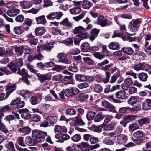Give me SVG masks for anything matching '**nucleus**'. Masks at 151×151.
<instances>
[{
	"mask_svg": "<svg viewBox=\"0 0 151 151\" xmlns=\"http://www.w3.org/2000/svg\"><path fill=\"white\" fill-rule=\"evenodd\" d=\"M122 50L124 53H126L129 55H132L134 52L133 49L129 47H124L123 48Z\"/></svg>",
	"mask_w": 151,
	"mask_h": 151,
	"instance_id": "4be33fe9",
	"label": "nucleus"
},
{
	"mask_svg": "<svg viewBox=\"0 0 151 151\" xmlns=\"http://www.w3.org/2000/svg\"><path fill=\"white\" fill-rule=\"evenodd\" d=\"M83 7L86 9H89L92 5V3L88 0H83L81 3Z\"/></svg>",
	"mask_w": 151,
	"mask_h": 151,
	"instance_id": "aec40b11",
	"label": "nucleus"
},
{
	"mask_svg": "<svg viewBox=\"0 0 151 151\" xmlns=\"http://www.w3.org/2000/svg\"><path fill=\"white\" fill-rule=\"evenodd\" d=\"M20 3L21 6L23 9L29 8L31 7L32 5V4L29 1H20Z\"/></svg>",
	"mask_w": 151,
	"mask_h": 151,
	"instance_id": "ddd939ff",
	"label": "nucleus"
},
{
	"mask_svg": "<svg viewBox=\"0 0 151 151\" xmlns=\"http://www.w3.org/2000/svg\"><path fill=\"white\" fill-rule=\"evenodd\" d=\"M35 20L37 24H44L47 22L45 16L43 15L36 17Z\"/></svg>",
	"mask_w": 151,
	"mask_h": 151,
	"instance_id": "4468645a",
	"label": "nucleus"
},
{
	"mask_svg": "<svg viewBox=\"0 0 151 151\" xmlns=\"http://www.w3.org/2000/svg\"><path fill=\"white\" fill-rule=\"evenodd\" d=\"M60 24L67 26L68 27L70 28L72 27V25L70 22L67 18L64 19L62 22H60Z\"/></svg>",
	"mask_w": 151,
	"mask_h": 151,
	"instance_id": "2f4dec72",
	"label": "nucleus"
},
{
	"mask_svg": "<svg viewBox=\"0 0 151 151\" xmlns=\"http://www.w3.org/2000/svg\"><path fill=\"white\" fill-rule=\"evenodd\" d=\"M139 128L138 125L136 123L130 124L129 126V128L130 130L134 131Z\"/></svg>",
	"mask_w": 151,
	"mask_h": 151,
	"instance_id": "ea45409f",
	"label": "nucleus"
},
{
	"mask_svg": "<svg viewBox=\"0 0 151 151\" xmlns=\"http://www.w3.org/2000/svg\"><path fill=\"white\" fill-rule=\"evenodd\" d=\"M102 105L104 107L106 108H111L112 109V111H113L114 109V106H113L111 105L110 103H109L106 101H103L102 102Z\"/></svg>",
	"mask_w": 151,
	"mask_h": 151,
	"instance_id": "a19ab883",
	"label": "nucleus"
},
{
	"mask_svg": "<svg viewBox=\"0 0 151 151\" xmlns=\"http://www.w3.org/2000/svg\"><path fill=\"white\" fill-rule=\"evenodd\" d=\"M2 111L0 109V130L6 133L8 132V130L6 128V126L2 122L1 119L2 116Z\"/></svg>",
	"mask_w": 151,
	"mask_h": 151,
	"instance_id": "dca6fc26",
	"label": "nucleus"
},
{
	"mask_svg": "<svg viewBox=\"0 0 151 151\" xmlns=\"http://www.w3.org/2000/svg\"><path fill=\"white\" fill-rule=\"evenodd\" d=\"M133 82L130 78L127 77L124 81V83L122 86V88L123 90H127L130 86L133 85Z\"/></svg>",
	"mask_w": 151,
	"mask_h": 151,
	"instance_id": "20e7f679",
	"label": "nucleus"
},
{
	"mask_svg": "<svg viewBox=\"0 0 151 151\" xmlns=\"http://www.w3.org/2000/svg\"><path fill=\"white\" fill-rule=\"evenodd\" d=\"M67 55L63 53H59L57 55V57L59 62H62L66 64H69L71 63L70 60L66 58Z\"/></svg>",
	"mask_w": 151,
	"mask_h": 151,
	"instance_id": "f03ea898",
	"label": "nucleus"
},
{
	"mask_svg": "<svg viewBox=\"0 0 151 151\" xmlns=\"http://www.w3.org/2000/svg\"><path fill=\"white\" fill-rule=\"evenodd\" d=\"M16 87V86L14 84L10 86H8L6 88V90L7 91L6 92V98H7L10 94L12 92L14 91L15 90Z\"/></svg>",
	"mask_w": 151,
	"mask_h": 151,
	"instance_id": "9b49d317",
	"label": "nucleus"
},
{
	"mask_svg": "<svg viewBox=\"0 0 151 151\" xmlns=\"http://www.w3.org/2000/svg\"><path fill=\"white\" fill-rule=\"evenodd\" d=\"M85 15V14L84 13H82L76 17H73V20H75V21L77 22H78L80 19H82L84 17Z\"/></svg>",
	"mask_w": 151,
	"mask_h": 151,
	"instance_id": "13d9d810",
	"label": "nucleus"
},
{
	"mask_svg": "<svg viewBox=\"0 0 151 151\" xmlns=\"http://www.w3.org/2000/svg\"><path fill=\"white\" fill-rule=\"evenodd\" d=\"M16 7H13L8 10L6 12L7 15L10 17H14L18 14L20 10Z\"/></svg>",
	"mask_w": 151,
	"mask_h": 151,
	"instance_id": "6e6552de",
	"label": "nucleus"
},
{
	"mask_svg": "<svg viewBox=\"0 0 151 151\" xmlns=\"http://www.w3.org/2000/svg\"><path fill=\"white\" fill-rule=\"evenodd\" d=\"M31 118L33 121L37 122L40 121L41 117L39 115L33 114Z\"/></svg>",
	"mask_w": 151,
	"mask_h": 151,
	"instance_id": "4d7b16f0",
	"label": "nucleus"
},
{
	"mask_svg": "<svg viewBox=\"0 0 151 151\" xmlns=\"http://www.w3.org/2000/svg\"><path fill=\"white\" fill-rule=\"evenodd\" d=\"M138 78L141 81L145 82L147 79L148 75L147 74L145 73H140L138 75Z\"/></svg>",
	"mask_w": 151,
	"mask_h": 151,
	"instance_id": "b1692460",
	"label": "nucleus"
},
{
	"mask_svg": "<svg viewBox=\"0 0 151 151\" xmlns=\"http://www.w3.org/2000/svg\"><path fill=\"white\" fill-rule=\"evenodd\" d=\"M103 119V116L100 113H99L95 116L94 121L96 122H99L102 120Z\"/></svg>",
	"mask_w": 151,
	"mask_h": 151,
	"instance_id": "6e6d98bb",
	"label": "nucleus"
},
{
	"mask_svg": "<svg viewBox=\"0 0 151 151\" xmlns=\"http://www.w3.org/2000/svg\"><path fill=\"white\" fill-rule=\"evenodd\" d=\"M137 91V89L135 87L132 86L130 88L129 87L128 92L129 94H132L136 93Z\"/></svg>",
	"mask_w": 151,
	"mask_h": 151,
	"instance_id": "bf43d9fd",
	"label": "nucleus"
},
{
	"mask_svg": "<svg viewBox=\"0 0 151 151\" xmlns=\"http://www.w3.org/2000/svg\"><path fill=\"white\" fill-rule=\"evenodd\" d=\"M24 17L22 15H19L17 16L15 18V20L16 22L21 23L24 20Z\"/></svg>",
	"mask_w": 151,
	"mask_h": 151,
	"instance_id": "0e129e2a",
	"label": "nucleus"
},
{
	"mask_svg": "<svg viewBox=\"0 0 151 151\" xmlns=\"http://www.w3.org/2000/svg\"><path fill=\"white\" fill-rule=\"evenodd\" d=\"M18 143L19 145L22 147H25L26 143L24 137H21L18 139Z\"/></svg>",
	"mask_w": 151,
	"mask_h": 151,
	"instance_id": "c03bdc74",
	"label": "nucleus"
},
{
	"mask_svg": "<svg viewBox=\"0 0 151 151\" xmlns=\"http://www.w3.org/2000/svg\"><path fill=\"white\" fill-rule=\"evenodd\" d=\"M20 94L25 97H29L30 94V92L27 90H22L20 92Z\"/></svg>",
	"mask_w": 151,
	"mask_h": 151,
	"instance_id": "37998d69",
	"label": "nucleus"
},
{
	"mask_svg": "<svg viewBox=\"0 0 151 151\" xmlns=\"http://www.w3.org/2000/svg\"><path fill=\"white\" fill-rule=\"evenodd\" d=\"M81 148L84 151H88L89 150V145L84 142H81L79 145Z\"/></svg>",
	"mask_w": 151,
	"mask_h": 151,
	"instance_id": "a878e982",
	"label": "nucleus"
},
{
	"mask_svg": "<svg viewBox=\"0 0 151 151\" xmlns=\"http://www.w3.org/2000/svg\"><path fill=\"white\" fill-rule=\"evenodd\" d=\"M8 66L13 72L14 73L17 71V66L14 63H9L8 65Z\"/></svg>",
	"mask_w": 151,
	"mask_h": 151,
	"instance_id": "49530a36",
	"label": "nucleus"
},
{
	"mask_svg": "<svg viewBox=\"0 0 151 151\" xmlns=\"http://www.w3.org/2000/svg\"><path fill=\"white\" fill-rule=\"evenodd\" d=\"M26 144L29 146H33L35 143L34 141L29 136L27 137L25 139Z\"/></svg>",
	"mask_w": 151,
	"mask_h": 151,
	"instance_id": "c756f323",
	"label": "nucleus"
},
{
	"mask_svg": "<svg viewBox=\"0 0 151 151\" xmlns=\"http://www.w3.org/2000/svg\"><path fill=\"white\" fill-rule=\"evenodd\" d=\"M102 52L104 55L106 56H109L111 55L110 52L108 51L106 45H103L102 46Z\"/></svg>",
	"mask_w": 151,
	"mask_h": 151,
	"instance_id": "8fccbe9b",
	"label": "nucleus"
},
{
	"mask_svg": "<svg viewBox=\"0 0 151 151\" xmlns=\"http://www.w3.org/2000/svg\"><path fill=\"white\" fill-rule=\"evenodd\" d=\"M144 133L142 131L138 130L133 134V136L136 138L141 139L143 137Z\"/></svg>",
	"mask_w": 151,
	"mask_h": 151,
	"instance_id": "72a5a7b5",
	"label": "nucleus"
},
{
	"mask_svg": "<svg viewBox=\"0 0 151 151\" xmlns=\"http://www.w3.org/2000/svg\"><path fill=\"white\" fill-rule=\"evenodd\" d=\"M78 37L82 39H86L89 36V34L86 32H83L77 35Z\"/></svg>",
	"mask_w": 151,
	"mask_h": 151,
	"instance_id": "e2e57ef3",
	"label": "nucleus"
},
{
	"mask_svg": "<svg viewBox=\"0 0 151 151\" xmlns=\"http://www.w3.org/2000/svg\"><path fill=\"white\" fill-rule=\"evenodd\" d=\"M95 115V113L93 112H90L86 115V117L88 120H92Z\"/></svg>",
	"mask_w": 151,
	"mask_h": 151,
	"instance_id": "864d4df0",
	"label": "nucleus"
},
{
	"mask_svg": "<svg viewBox=\"0 0 151 151\" xmlns=\"http://www.w3.org/2000/svg\"><path fill=\"white\" fill-rule=\"evenodd\" d=\"M6 146L7 148V151H14V147L12 142H9L8 144L6 145Z\"/></svg>",
	"mask_w": 151,
	"mask_h": 151,
	"instance_id": "58836bf2",
	"label": "nucleus"
},
{
	"mask_svg": "<svg viewBox=\"0 0 151 151\" xmlns=\"http://www.w3.org/2000/svg\"><path fill=\"white\" fill-rule=\"evenodd\" d=\"M86 29L83 27L79 26L75 28L73 30V32L75 34H79L83 32H85Z\"/></svg>",
	"mask_w": 151,
	"mask_h": 151,
	"instance_id": "f3484780",
	"label": "nucleus"
},
{
	"mask_svg": "<svg viewBox=\"0 0 151 151\" xmlns=\"http://www.w3.org/2000/svg\"><path fill=\"white\" fill-rule=\"evenodd\" d=\"M117 139L119 143L122 144L127 142L128 139L127 136L123 134H120L118 136Z\"/></svg>",
	"mask_w": 151,
	"mask_h": 151,
	"instance_id": "2eb2a0df",
	"label": "nucleus"
},
{
	"mask_svg": "<svg viewBox=\"0 0 151 151\" xmlns=\"http://www.w3.org/2000/svg\"><path fill=\"white\" fill-rule=\"evenodd\" d=\"M14 31L15 34L18 35H20L23 32L21 27H14Z\"/></svg>",
	"mask_w": 151,
	"mask_h": 151,
	"instance_id": "5fc2aeb1",
	"label": "nucleus"
},
{
	"mask_svg": "<svg viewBox=\"0 0 151 151\" xmlns=\"http://www.w3.org/2000/svg\"><path fill=\"white\" fill-rule=\"evenodd\" d=\"M36 76L38 78V79L41 83H44L48 80H50L51 78V75L48 74H46L42 75L40 73H37Z\"/></svg>",
	"mask_w": 151,
	"mask_h": 151,
	"instance_id": "423d86ee",
	"label": "nucleus"
},
{
	"mask_svg": "<svg viewBox=\"0 0 151 151\" xmlns=\"http://www.w3.org/2000/svg\"><path fill=\"white\" fill-rule=\"evenodd\" d=\"M116 97L119 100H123L127 98L126 92L124 90H121L115 94Z\"/></svg>",
	"mask_w": 151,
	"mask_h": 151,
	"instance_id": "39448f33",
	"label": "nucleus"
},
{
	"mask_svg": "<svg viewBox=\"0 0 151 151\" xmlns=\"http://www.w3.org/2000/svg\"><path fill=\"white\" fill-rule=\"evenodd\" d=\"M107 136L110 138H112L113 141L116 140V132H111L106 134Z\"/></svg>",
	"mask_w": 151,
	"mask_h": 151,
	"instance_id": "a18cd8bd",
	"label": "nucleus"
},
{
	"mask_svg": "<svg viewBox=\"0 0 151 151\" xmlns=\"http://www.w3.org/2000/svg\"><path fill=\"white\" fill-rule=\"evenodd\" d=\"M109 48L113 50H117L119 49V43L117 42H112L110 43L108 46Z\"/></svg>",
	"mask_w": 151,
	"mask_h": 151,
	"instance_id": "5701e85b",
	"label": "nucleus"
},
{
	"mask_svg": "<svg viewBox=\"0 0 151 151\" xmlns=\"http://www.w3.org/2000/svg\"><path fill=\"white\" fill-rule=\"evenodd\" d=\"M128 27L129 30L131 32H135L137 31V27L131 22L129 23Z\"/></svg>",
	"mask_w": 151,
	"mask_h": 151,
	"instance_id": "c9c22d12",
	"label": "nucleus"
},
{
	"mask_svg": "<svg viewBox=\"0 0 151 151\" xmlns=\"http://www.w3.org/2000/svg\"><path fill=\"white\" fill-rule=\"evenodd\" d=\"M142 107L144 110L150 109L151 108V99H146L143 103Z\"/></svg>",
	"mask_w": 151,
	"mask_h": 151,
	"instance_id": "f8f14e48",
	"label": "nucleus"
},
{
	"mask_svg": "<svg viewBox=\"0 0 151 151\" xmlns=\"http://www.w3.org/2000/svg\"><path fill=\"white\" fill-rule=\"evenodd\" d=\"M89 47V44L88 42H85L82 44L81 46V50L83 52H86Z\"/></svg>",
	"mask_w": 151,
	"mask_h": 151,
	"instance_id": "c85d7f7f",
	"label": "nucleus"
},
{
	"mask_svg": "<svg viewBox=\"0 0 151 151\" xmlns=\"http://www.w3.org/2000/svg\"><path fill=\"white\" fill-rule=\"evenodd\" d=\"M19 131L22 133V134L25 135L28 134L30 132L31 129L28 127H25L19 129Z\"/></svg>",
	"mask_w": 151,
	"mask_h": 151,
	"instance_id": "6ab92c4d",
	"label": "nucleus"
},
{
	"mask_svg": "<svg viewBox=\"0 0 151 151\" xmlns=\"http://www.w3.org/2000/svg\"><path fill=\"white\" fill-rule=\"evenodd\" d=\"M44 2L43 6L44 7L51 6L53 5V4L50 0H44Z\"/></svg>",
	"mask_w": 151,
	"mask_h": 151,
	"instance_id": "052dcab7",
	"label": "nucleus"
},
{
	"mask_svg": "<svg viewBox=\"0 0 151 151\" xmlns=\"http://www.w3.org/2000/svg\"><path fill=\"white\" fill-rule=\"evenodd\" d=\"M116 125V124H109L107 125L103 124L101 125V127L103 128L104 130L105 131H110L114 129Z\"/></svg>",
	"mask_w": 151,
	"mask_h": 151,
	"instance_id": "9d476101",
	"label": "nucleus"
},
{
	"mask_svg": "<svg viewBox=\"0 0 151 151\" xmlns=\"http://www.w3.org/2000/svg\"><path fill=\"white\" fill-rule=\"evenodd\" d=\"M88 86V83L84 82L79 84L78 87L80 89H83L87 88Z\"/></svg>",
	"mask_w": 151,
	"mask_h": 151,
	"instance_id": "774afa93",
	"label": "nucleus"
},
{
	"mask_svg": "<svg viewBox=\"0 0 151 151\" xmlns=\"http://www.w3.org/2000/svg\"><path fill=\"white\" fill-rule=\"evenodd\" d=\"M24 51V49L23 47H18L15 49V52L18 56L22 55Z\"/></svg>",
	"mask_w": 151,
	"mask_h": 151,
	"instance_id": "f704fd0d",
	"label": "nucleus"
},
{
	"mask_svg": "<svg viewBox=\"0 0 151 151\" xmlns=\"http://www.w3.org/2000/svg\"><path fill=\"white\" fill-rule=\"evenodd\" d=\"M44 58V56L40 52L38 54L35 55L34 56V59H37L39 60H41Z\"/></svg>",
	"mask_w": 151,
	"mask_h": 151,
	"instance_id": "680f3d73",
	"label": "nucleus"
},
{
	"mask_svg": "<svg viewBox=\"0 0 151 151\" xmlns=\"http://www.w3.org/2000/svg\"><path fill=\"white\" fill-rule=\"evenodd\" d=\"M17 73L22 75L23 77H27L28 78L31 77V76L26 72L24 68L22 69L21 71H20V69H18Z\"/></svg>",
	"mask_w": 151,
	"mask_h": 151,
	"instance_id": "bb28decb",
	"label": "nucleus"
},
{
	"mask_svg": "<svg viewBox=\"0 0 151 151\" xmlns=\"http://www.w3.org/2000/svg\"><path fill=\"white\" fill-rule=\"evenodd\" d=\"M138 97L137 96H131L127 100L128 103L133 105L137 101Z\"/></svg>",
	"mask_w": 151,
	"mask_h": 151,
	"instance_id": "393cba45",
	"label": "nucleus"
},
{
	"mask_svg": "<svg viewBox=\"0 0 151 151\" xmlns=\"http://www.w3.org/2000/svg\"><path fill=\"white\" fill-rule=\"evenodd\" d=\"M81 9L79 7H74L70 9V12L72 14H77L81 12Z\"/></svg>",
	"mask_w": 151,
	"mask_h": 151,
	"instance_id": "473e14b6",
	"label": "nucleus"
},
{
	"mask_svg": "<svg viewBox=\"0 0 151 151\" xmlns=\"http://www.w3.org/2000/svg\"><path fill=\"white\" fill-rule=\"evenodd\" d=\"M76 78L77 80L81 81H86V76L81 74H77L76 75Z\"/></svg>",
	"mask_w": 151,
	"mask_h": 151,
	"instance_id": "4c0bfd02",
	"label": "nucleus"
},
{
	"mask_svg": "<svg viewBox=\"0 0 151 151\" xmlns=\"http://www.w3.org/2000/svg\"><path fill=\"white\" fill-rule=\"evenodd\" d=\"M96 24L102 27H104L108 25L107 20L104 19L103 16L100 15L97 18Z\"/></svg>",
	"mask_w": 151,
	"mask_h": 151,
	"instance_id": "0eeeda50",
	"label": "nucleus"
},
{
	"mask_svg": "<svg viewBox=\"0 0 151 151\" xmlns=\"http://www.w3.org/2000/svg\"><path fill=\"white\" fill-rule=\"evenodd\" d=\"M145 66L144 64L142 63H139L135 65L134 67V68L137 71H138L140 70H144Z\"/></svg>",
	"mask_w": 151,
	"mask_h": 151,
	"instance_id": "7c9ffc66",
	"label": "nucleus"
},
{
	"mask_svg": "<svg viewBox=\"0 0 151 151\" xmlns=\"http://www.w3.org/2000/svg\"><path fill=\"white\" fill-rule=\"evenodd\" d=\"M27 68L31 72L34 73H35L37 72V71L33 68V66L31 64L27 63L26 64Z\"/></svg>",
	"mask_w": 151,
	"mask_h": 151,
	"instance_id": "603ef678",
	"label": "nucleus"
},
{
	"mask_svg": "<svg viewBox=\"0 0 151 151\" xmlns=\"http://www.w3.org/2000/svg\"><path fill=\"white\" fill-rule=\"evenodd\" d=\"M63 76L60 74L55 75L53 76L52 77L53 80L55 81H59L62 79Z\"/></svg>",
	"mask_w": 151,
	"mask_h": 151,
	"instance_id": "338daca9",
	"label": "nucleus"
},
{
	"mask_svg": "<svg viewBox=\"0 0 151 151\" xmlns=\"http://www.w3.org/2000/svg\"><path fill=\"white\" fill-rule=\"evenodd\" d=\"M103 89L102 87L100 85L96 84L94 88V91L97 93L101 92Z\"/></svg>",
	"mask_w": 151,
	"mask_h": 151,
	"instance_id": "79ce46f5",
	"label": "nucleus"
},
{
	"mask_svg": "<svg viewBox=\"0 0 151 151\" xmlns=\"http://www.w3.org/2000/svg\"><path fill=\"white\" fill-rule=\"evenodd\" d=\"M28 110L27 109H21V116L23 118L26 119H28L30 118L31 115L28 112Z\"/></svg>",
	"mask_w": 151,
	"mask_h": 151,
	"instance_id": "1a4fd4ad",
	"label": "nucleus"
},
{
	"mask_svg": "<svg viewBox=\"0 0 151 151\" xmlns=\"http://www.w3.org/2000/svg\"><path fill=\"white\" fill-rule=\"evenodd\" d=\"M150 122V119L147 118L145 117L141 118L138 121L139 124L140 126H142L144 124H149Z\"/></svg>",
	"mask_w": 151,
	"mask_h": 151,
	"instance_id": "a211bd4d",
	"label": "nucleus"
},
{
	"mask_svg": "<svg viewBox=\"0 0 151 151\" xmlns=\"http://www.w3.org/2000/svg\"><path fill=\"white\" fill-rule=\"evenodd\" d=\"M66 113L68 115H73L76 114V111L73 109H66Z\"/></svg>",
	"mask_w": 151,
	"mask_h": 151,
	"instance_id": "09e8293b",
	"label": "nucleus"
},
{
	"mask_svg": "<svg viewBox=\"0 0 151 151\" xmlns=\"http://www.w3.org/2000/svg\"><path fill=\"white\" fill-rule=\"evenodd\" d=\"M62 13L59 12H54L50 13L46 16L47 18L49 19H59L63 15Z\"/></svg>",
	"mask_w": 151,
	"mask_h": 151,
	"instance_id": "7ed1b4c3",
	"label": "nucleus"
},
{
	"mask_svg": "<svg viewBox=\"0 0 151 151\" xmlns=\"http://www.w3.org/2000/svg\"><path fill=\"white\" fill-rule=\"evenodd\" d=\"M62 73L65 74L64 76V79L68 80H71L72 79V74L70 72L68 71L67 70H64L62 72Z\"/></svg>",
	"mask_w": 151,
	"mask_h": 151,
	"instance_id": "e433bc0d",
	"label": "nucleus"
},
{
	"mask_svg": "<svg viewBox=\"0 0 151 151\" xmlns=\"http://www.w3.org/2000/svg\"><path fill=\"white\" fill-rule=\"evenodd\" d=\"M38 99L37 97L35 96L32 97L30 99L31 103L33 105H36L38 103Z\"/></svg>",
	"mask_w": 151,
	"mask_h": 151,
	"instance_id": "69168bd1",
	"label": "nucleus"
},
{
	"mask_svg": "<svg viewBox=\"0 0 151 151\" xmlns=\"http://www.w3.org/2000/svg\"><path fill=\"white\" fill-rule=\"evenodd\" d=\"M47 136L46 132L34 130L32 134V137L37 142H41L45 140V138Z\"/></svg>",
	"mask_w": 151,
	"mask_h": 151,
	"instance_id": "f257e3e1",
	"label": "nucleus"
},
{
	"mask_svg": "<svg viewBox=\"0 0 151 151\" xmlns=\"http://www.w3.org/2000/svg\"><path fill=\"white\" fill-rule=\"evenodd\" d=\"M81 139V136L79 134H76L71 137V140L75 142H78Z\"/></svg>",
	"mask_w": 151,
	"mask_h": 151,
	"instance_id": "3c124183",
	"label": "nucleus"
},
{
	"mask_svg": "<svg viewBox=\"0 0 151 151\" xmlns=\"http://www.w3.org/2000/svg\"><path fill=\"white\" fill-rule=\"evenodd\" d=\"M83 59L88 65H93L94 64V61L89 57H84Z\"/></svg>",
	"mask_w": 151,
	"mask_h": 151,
	"instance_id": "cd10ccee",
	"label": "nucleus"
},
{
	"mask_svg": "<svg viewBox=\"0 0 151 151\" xmlns=\"http://www.w3.org/2000/svg\"><path fill=\"white\" fill-rule=\"evenodd\" d=\"M45 32L44 27H37L35 30V32L36 35H42Z\"/></svg>",
	"mask_w": 151,
	"mask_h": 151,
	"instance_id": "412c9836",
	"label": "nucleus"
},
{
	"mask_svg": "<svg viewBox=\"0 0 151 151\" xmlns=\"http://www.w3.org/2000/svg\"><path fill=\"white\" fill-rule=\"evenodd\" d=\"M40 48L43 50H46L47 51H50L52 48V45H50L49 44L42 45L40 46Z\"/></svg>",
	"mask_w": 151,
	"mask_h": 151,
	"instance_id": "de8ad7c7",
	"label": "nucleus"
}]
</instances>
